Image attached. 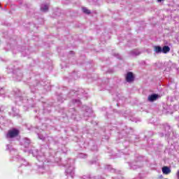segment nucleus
<instances>
[{
  "label": "nucleus",
  "mask_w": 179,
  "mask_h": 179,
  "mask_svg": "<svg viewBox=\"0 0 179 179\" xmlns=\"http://www.w3.org/2000/svg\"><path fill=\"white\" fill-rule=\"evenodd\" d=\"M9 146H10V145H7V149H9Z\"/></svg>",
  "instance_id": "bb28decb"
},
{
  "label": "nucleus",
  "mask_w": 179,
  "mask_h": 179,
  "mask_svg": "<svg viewBox=\"0 0 179 179\" xmlns=\"http://www.w3.org/2000/svg\"><path fill=\"white\" fill-rule=\"evenodd\" d=\"M71 118H73V120H75V121H80V115H77L78 113L76 112V110L75 109H72L71 110Z\"/></svg>",
  "instance_id": "39448f33"
},
{
  "label": "nucleus",
  "mask_w": 179,
  "mask_h": 179,
  "mask_svg": "<svg viewBox=\"0 0 179 179\" xmlns=\"http://www.w3.org/2000/svg\"><path fill=\"white\" fill-rule=\"evenodd\" d=\"M83 110H85V113L84 114V117H90L92 115V109L90 107L84 106L83 107Z\"/></svg>",
  "instance_id": "0eeeda50"
},
{
  "label": "nucleus",
  "mask_w": 179,
  "mask_h": 179,
  "mask_svg": "<svg viewBox=\"0 0 179 179\" xmlns=\"http://www.w3.org/2000/svg\"><path fill=\"white\" fill-rule=\"evenodd\" d=\"M162 173L165 176H169L171 173V169L169 166H164L162 167Z\"/></svg>",
  "instance_id": "9b49d317"
},
{
  "label": "nucleus",
  "mask_w": 179,
  "mask_h": 179,
  "mask_svg": "<svg viewBox=\"0 0 179 179\" xmlns=\"http://www.w3.org/2000/svg\"><path fill=\"white\" fill-rule=\"evenodd\" d=\"M75 160L69 159L67 164L66 165V173L67 176H71V178H73V176H75Z\"/></svg>",
  "instance_id": "f03ea898"
},
{
  "label": "nucleus",
  "mask_w": 179,
  "mask_h": 179,
  "mask_svg": "<svg viewBox=\"0 0 179 179\" xmlns=\"http://www.w3.org/2000/svg\"><path fill=\"white\" fill-rule=\"evenodd\" d=\"M163 52V54H167L170 52V47L168 45L164 46L162 48L160 46H157V53Z\"/></svg>",
  "instance_id": "20e7f679"
},
{
  "label": "nucleus",
  "mask_w": 179,
  "mask_h": 179,
  "mask_svg": "<svg viewBox=\"0 0 179 179\" xmlns=\"http://www.w3.org/2000/svg\"><path fill=\"white\" fill-rule=\"evenodd\" d=\"M160 97V96L159 95H157V99H159Z\"/></svg>",
  "instance_id": "cd10ccee"
},
{
  "label": "nucleus",
  "mask_w": 179,
  "mask_h": 179,
  "mask_svg": "<svg viewBox=\"0 0 179 179\" xmlns=\"http://www.w3.org/2000/svg\"><path fill=\"white\" fill-rule=\"evenodd\" d=\"M157 100V94H152L148 95V101L150 103H153V101H156Z\"/></svg>",
  "instance_id": "6e6552de"
},
{
  "label": "nucleus",
  "mask_w": 179,
  "mask_h": 179,
  "mask_svg": "<svg viewBox=\"0 0 179 179\" xmlns=\"http://www.w3.org/2000/svg\"><path fill=\"white\" fill-rule=\"evenodd\" d=\"M142 166H143L142 162L137 161V162H133L130 166V167L133 170H136L138 167H142Z\"/></svg>",
  "instance_id": "423d86ee"
},
{
  "label": "nucleus",
  "mask_w": 179,
  "mask_h": 179,
  "mask_svg": "<svg viewBox=\"0 0 179 179\" xmlns=\"http://www.w3.org/2000/svg\"><path fill=\"white\" fill-rule=\"evenodd\" d=\"M19 135V130L16 129H11L8 131V134H6V138L8 139H12V138H15Z\"/></svg>",
  "instance_id": "7ed1b4c3"
},
{
  "label": "nucleus",
  "mask_w": 179,
  "mask_h": 179,
  "mask_svg": "<svg viewBox=\"0 0 179 179\" xmlns=\"http://www.w3.org/2000/svg\"><path fill=\"white\" fill-rule=\"evenodd\" d=\"M76 94V96H78V93H80L81 94L86 96V94H83V90L80 89L78 92H74L73 91H72L71 92H70V94Z\"/></svg>",
  "instance_id": "4468645a"
},
{
  "label": "nucleus",
  "mask_w": 179,
  "mask_h": 179,
  "mask_svg": "<svg viewBox=\"0 0 179 179\" xmlns=\"http://www.w3.org/2000/svg\"><path fill=\"white\" fill-rule=\"evenodd\" d=\"M13 152H16V151H15V150H10V153H11V155H13Z\"/></svg>",
  "instance_id": "393cba45"
},
{
  "label": "nucleus",
  "mask_w": 179,
  "mask_h": 179,
  "mask_svg": "<svg viewBox=\"0 0 179 179\" xmlns=\"http://www.w3.org/2000/svg\"><path fill=\"white\" fill-rule=\"evenodd\" d=\"M176 176H177L178 179H179V170L178 171Z\"/></svg>",
  "instance_id": "5701e85b"
},
{
  "label": "nucleus",
  "mask_w": 179,
  "mask_h": 179,
  "mask_svg": "<svg viewBox=\"0 0 179 179\" xmlns=\"http://www.w3.org/2000/svg\"><path fill=\"white\" fill-rule=\"evenodd\" d=\"M83 12L86 13L87 15H90V10L87 9L86 7L83 8Z\"/></svg>",
  "instance_id": "dca6fc26"
},
{
  "label": "nucleus",
  "mask_w": 179,
  "mask_h": 179,
  "mask_svg": "<svg viewBox=\"0 0 179 179\" xmlns=\"http://www.w3.org/2000/svg\"><path fill=\"white\" fill-rule=\"evenodd\" d=\"M29 153H31L33 156L36 157L38 162L36 163L38 169L39 173H43L44 171V163L47 161L45 160V155L43 152H38V150L36 149H33L29 151Z\"/></svg>",
  "instance_id": "f257e3e1"
},
{
  "label": "nucleus",
  "mask_w": 179,
  "mask_h": 179,
  "mask_svg": "<svg viewBox=\"0 0 179 179\" xmlns=\"http://www.w3.org/2000/svg\"><path fill=\"white\" fill-rule=\"evenodd\" d=\"M155 51L156 53L157 52V46H155Z\"/></svg>",
  "instance_id": "b1692460"
},
{
  "label": "nucleus",
  "mask_w": 179,
  "mask_h": 179,
  "mask_svg": "<svg viewBox=\"0 0 179 179\" xmlns=\"http://www.w3.org/2000/svg\"><path fill=\"white\" fill-rule=\"evenodd\" d=\"M87 155H85V154H80L79 155V157H80L81 159H85V157H87Z\"/></svg>",
  "instance_id": "aec40b11"
},
{
  "label": "nucleus",
  "mask_w": 179,
  "mask_h": 179,
  "mask_svg": "<svg viewBox=\"0 0 179 179\" xmlns=\"http://www.w3.org/2000/svg\"><path fill=\"white\" fill-rule=\"evenodd\" d=\"M22 76H23V74H22V73H20V75L18 76V78H17V80H21Z\"/></svg>",
  "instance_id": "412c9836"
},
{
  "label": "nucleus",
  "mask_w": 179,
  "mask_h": 179,
  "mask_svg": "<svg viewBox=\"0 0 179 179\" xmlns=\"http://www.w3.org/2000/svg\"><path fill=\"white\" fill-rule=\"evenodd\" d=\"M89 179H94V178H89Z\"/></svg>",
  "instance_id": "473e14b6"
},
{
  "label": "nucleus",
  "mask_w": 179,
  "mask_h": 179,
  "mask_svg": "<svg viewBox=\"0 0 179 179\" xmlns=\"http://www.w3.org/2000/svg\"><path fill=\"white\" fill-rule=\"evenodd\" d=\"M21 145L22 146H24V148H29V145H30V140L27 138H23L21 141Z\"/></svg>",
  "instance_id": "1a4fd4ad"
},
{
  "label": "nucleus",
  "mask_w": 179,
  "mask_h": 179,
  "mask_svg": "<svg viewBox=\"0 0 179 179\" xmlns=\"http://www.w3.org/2000/svg\"><path fill=\"white\" fill-rule=\"evenodd\" d=\"M164 135H166V136H170V132H164V133H159V136H161V138H163V136H164Z\"/></svg>",
  "instance_id": "f3484780"
},
{
  "label": "nucleus",
  "mask_w": 179,
  "mask_h": 179,
  "mask_svg": "<svg viewBox=\"0 0 179 179\" xmlns=\"http://www.w3.org/2000/svg\"><path fill=\"white\" fill-rule=\"evenodd\" d=\"M1 90H3V89L1 88V89H0V92H1Z\"/></svg>",
  "instance_id": "c756f323"
},
{
  "label": "nucleus",
  "mask_w": 179,
  "mask_h": 179,
  "mask_svg": "<svg viewBox=\"0 0 179 179\" xmlns=\"http://www.w3.org/2000/svg\"><path fill=\"white\" fill-rule=\"evenodd\" d=\"M72 104H74V106H79L80 104V101L78 99H73L72 101Z\"/></svg>",
  "instance_id": "2eb2a0df"
},
{
  "label": "nucleus",
  "mask_w": 179,
  "mask_h": 179,
  "mask_svg": "<svg viewBox=\"0 0 179 179\" xmlns=\"http://www.w3.org/2000/svg\"><path fill=\"white\" fill-rule=\"evenodd\" d=\"M141 54V52L138 50H134L130 52L131 57H136Z\"/></svg>",
  "instance_id": "f8f14e48"
},
{
  "label": "nucleus",
  "mask_w": 179,
  "mask_h": 179,
  "mask_svg": "<svg viewBox=\"0 0 179 179\" xmlns=\"http://www.w3.org/2000/svg\"><path fill=\"white\" fill-rule=\"evenodd\" d=\"M38 136L39 139H41L42 141H44V139H45V136H44V135L43 134H38Z\"/></svg>",
  "instance_id": "6ab92c4d"
},
{
  "label": "nucleus",
  "mask_w": 179,
  "mask_h": 179,
  "mask_svg": "<svg viewBox=\"0 0 179 179\" xmlns=\"http://www.w3.org/2000/svg\"><path fill=\"white\" fill-rule=\"evenodd\" d=\"M126 80L128 83L134 82V73L128 72L126 75Z\"/></svg>",
  "instance_id": "9d476101"
},
{
  "label": "nucleus",
  "mask_w": 179,
  "mask_h": 179,
  "mask_svg": "<svg viewBox=\"0 0 179 179\" xmlns=\"http://www.w3.org/2000/svg\"><path fill=\"white\" fill-rule=\"evenodd\" d=\"M20 162L21 163V164H22L23 166H27V164H29V163L27 162H26V159H22Z\"/></svg>",
  "instance_id": "a211bd4d"
},
{
  "label": "nucleus",
  "mask_w": 179,
  "mask_h": 179,
  "mask_svg": "<svg viewBox=\"0 0 179 179\" xmlns=\"http://www.w3.org/2000/svg\"><path fill=\"white\" fill-rule=\"evenodd\" d=\"M164 128L165 129V131L167 130V131H170V126H164Z\"/></svg>",
  "instance_id": "4be33fe9"
},
{
  "label": "nucleus",
  "mask_w": 179,
  "mask_h": 179,
  "mask_svg": "<svg viewBox=\"0 0 179 179\" xmlns=\"http://www.w3.org/2000/svg\"><path fill=\"white\" fill-rule=\"evenodd\" d=\"M13 111H16V110H15L14 108H13Z\"/></svg>",
  "instance_id": "c85d7f7f"
},
{
  "label": "nucleus",
  "mask_w": 179,
  "mask_h": 179,
  "mask_svg": "<svg viewBox=\"0 0 179 179\" xmlns=\"http://www.w3.org/2000/svg\"><path fill=\"white\" fill-rule=\"evenodd\" d=\"M50 162V160H48V163Z\"/></svg>",
  "instance_id": "7c9ffc66"
},
{
  "label": "nucleus",
  "mask_w": 179,
  "mask_h": 179,
  "mask_svg": "<svg viewBox=\"0 0 179 179\" xmlns=\"http://www.w3.org/2000/svg\"><path fill=\"white\" fill-rule=\"evenodd\" d=\"M41 10H42V12H48V4H42L41 6Z\"/></svg>",
  "instance_id": "ddd939ff"
},
{
  "label": "nucleus",
  "mask_w": 179,
  "mask_h": 179,
  "mask_svg": "<svg viewBox=\"0 0 179 179\" xmlns=\"http://www.w3.org/2000/svg\"><path fill=\"white\" fill-rule=\"evenodd\" d=\"M164 0H157V2H163Z\"/></svg>",
  "instance_id": "a878e982"
},
{
  "label": "nucleus",
  "mask_w": 179,
  "mask_h": 179,
  "mask_svg": "<svg viewBox=\"0 0 179 179\" xmlns=\"http://www.w3.org/2000/svg\"><path fill=\"white\" fill-rule=\"evenodd\" d=\"M139 159V160H141V157L140 158H138Z\"/></svg>",
  "instance_id": "2f4dec72"
}]
</instances>
